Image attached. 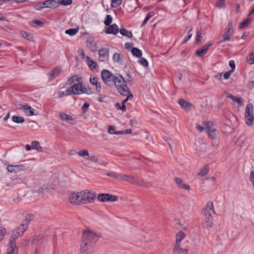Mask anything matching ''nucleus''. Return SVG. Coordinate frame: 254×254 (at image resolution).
I'll list each match as a JSON object with an SVG mask.
<instances>
[{
	"label": "nucleus",
	"mask_w": 254,
	"mask_h": 254,
	"mask_svg": "<svg viewBox=\"0 0 254 254\" xmlns=\"http://www.w3.org/2000/svg\"><path fill=\"white\" fill-rule=\"evenodd\" d=\"M203 214L205 216V221L202 223L203 228L211 227L213 225V219L216 215L213 203L212 201L207 202L202 209Z\"/></svg>",
	"instance_id": "obj_1"
},
{
	"label": "nucleus",
	"mask_w": 254,
	"mask_h": 254,
	"mask_svg": "<svg viewBox=\"0 0 254 254\" xmlns=\"http://www.w3.org/2000/svg\"><path fill=\"white\" fill-rule=\"evenodd\" d=\"M118 91L123 96H127L130 93V90L127 85V81L124 79L122 75L118 74L116 76L114 82Z\"/></svg>",
	"instance_id": "obj_2"
},
{
	"label": "nucleus",
	"mask_w": 254,
	"mask_h": 254,
	"mask_svg": "<svg viewBox=\"0 0 254 254\" xmlns=\"http://www.w3.org/2000/svg\"><path fill=\"white\" fill-rule=\"evenodd\" d=\"M99 236L89 230H85L83 231L82 234V241L87 243H92L95 245V244L98 241Z\"/></svg>",
	"instance_id": "obj_3"
},
{
	"label": "nucleus",
	"mask_w": 254,
	"mask_h": 254,
	"mask_svg": "<svg viewBox=\"0 0 254 254\" xmlns=\"http://www.w3.org/2000/svg\"><path fill=\"white\" fill-rule=\"evenodd\" d=\"M245 118L246 124L252 126L254 123V106L252 103L248 104L246 106Z\"/></svg>",
	"instance_id": "obj_4"
},
{
	"label": "nucleus",
	"mask_w": 254,
	"mask_h": 254,
	"mask_svg": "<svg viewBox=\"0 0 254 254\" xmlns=\"http://www.w3.org/2000/svg\"><path fill=\"white\" fill-rule=\"evenodd\" d=\"M116 76L109 70L104 69L101 72V77L103 82L110 87L113 86Z\"/></svg>",
	"instance_id": "obj_5"
},
{
	"label": "nucleus",
	"mask_w": 254,
	"mask_h": 254,
	"mask_svg": "<svg viewBox=\"0 0 254 254\" xmlns=\"http://www.w3.org/2000/svg\"><path fill=\"white\" fill-rule=\"evenodd\" d=\"M82 204L92 203L96 197V193L92 191L84 190L80 191Z\"/></svg>",
	"instance_id": "obj_6"
},
{
	"label": "nucleus",
	"mask_w": 254,
	"mask_h": 254,
	"mask_svg": "<svg viewBox=\"0 0 254 254\" xmlns=\"http://www.w3.org/2000/svg\"><path fill=\"white\" fill-rule=\"evenodd\" d=\"M94 245L92 243H87L81 240L80 245V252L82 254H89L91 253L93 250Z\"/></svg>",
	"instance_id": "obj_7"
},
{
	"label": "nucleus",
	"mask_w": 254,
	"mask_h": 254,
	"mask_svg": "<svg viewBox=\"0 0 254 254\" xmlns=\"http://www.w3.org/2000/svg\"><path fill=\"white\" fill-rule=\"evenodd\" d=\"M80 191L72 192L69 195V201L71 204L79 205L82 203Z\"/></svg>",
	"instance_id": "obj_8"
},
{
	"label": "nucleus",
	"mask_w": 254,
	"mask_h": 254,
	"mask_svg": "<svg viewBox=\"0 0 254 254\" xmlns=\"http://www.w3.org/2000/svg\"><path fill=\"white\" fill-rule=\"evenodd\" d=\"M26 230L27 228L22 226V224H20L19 226L12 231L10 239H12V241L15 242V240L20 236L22 235Z\"/></svg>",
	"instance_id": "obj_9"
},
{
	"label": "nucleus",
	"mask_w": 254,
	"mask_h": 254,
	"mask_svg": "<svg viewBox=\"0 0 254 254\" xmlns=\"http://www.w3.org/2000/svg\"><path fill=\"white\" fill-rule=\"evenodd\" d=\"M57 5H55V0H47L43 2H41L38 5L36 9L41 10L44 8H55L57 7Z\"/></svg>",
	"instance_id": "obj_10"
},
{
	"label": "nucleus",
	"mask_w": 254,
	"mask_h": 254,
	"mask_svg": "<svg viewBox=\"0 0 254 254\" xmlns=\"http://www.w3.org/2000/svg\"><path fill=\"white\" fill-rule=\"evenodd\" d=\"M73 90V95H80L84 94V87L82 82H77L71 86Z\"/></svg>",
	"instance_id": "obj_11"
},
{
	"label": "nucleus",
	"mask_w": 254,
	"mask_h": 254,
	"mask_svg": "<svg viewBox=\"0 0 254 254\" xmlns=\"http://www.w3.org/2000/svg\"><path fill=\"white\" fill-rule=\"evenodd\" d=\"M25 170L24 165H8L7 167V171L10 173H16Z\"/></svg>",
	"instance_id": "obj_12"
},
{
	"label": "nucleus",
	"mask_w": 254,
	"mask_h": 254,
	"mask_svg": "<svg viewBox=\"0 0 254 254\" xmlns=\"http://www.w3.org/2000/svg\"><path fill=\"white\" fill-rule=\"evenodd\" d=\"M59 118L62 121H65L71 125H75L76 123V121L71 116L64 113H62L59 114Z\"/></svg>",
	"instance_id": "obj_13"
},
{
	"label": "nucleus",
	"mask_w": 254,
	"mask_h": 254,
	"mask_svg": "<svg viewBox=\"0 0 254 254\" xmlns=\"http://www.w3.org/2000/svg\"><path fill=\"white\" fill-rule=\"evenodd\" d=\"M119 31V27L116 24L114 23L108 26V27L106 28L105 32L108 34H112L115 35L118 34Z\"/></svg>",
	"instance_id": "obj_14"
},
{
	"label": "nucleus",
	"mask_w": 254,
	"mask_h": 254,
	"mask_svg": "<svg viewBox=\"0 0 254 254\" xmlns=\"http://www.w3.org/2000/svg\"><path fill=\"white\" fill-rule=\"evenodd\" d=\"M174 181L177 186L180 189H184L187 190H189L190 189V186L185 184L182 179L179 178H175Z\"/></svg>",
	"instance_id": "obj_15"
},
{
	"label": "nucleus",
	"mask_w": 254,
	"mask_h": 254,
	"mask_svg": "<svg viewBox=\"0 0 254 254\" xmlns=\"http://www.w3.org/2000/svg\"><path fill=\"white\" fill-rule=\"evenodd\" d=\"M188 248H181L180 245H175L173 249V254H188Z\"/></svg>",
	"instance_id": "obj_16"
},
{
	"label": "nucleus",
	"mask_w": 254,
	"mask_h": 254,
	"mask_svg": "<svg viewBox=\"0 0 254 254\" xmlns=\"http://www.w3.org/2000/svg\"><path fill=\"white\" fill-rule=\"evenodd\" d=\"M90 82L91 84L96 87V90L98 92H100L101 90V86L100 83L99 82V78L96 77H92L90 78Z\"/></svg>",
	"instance_id": "obj_17"
},
{
	"label": "nucleus",
	"mask_w": 254,
	"mask_h": 254,
	"mask_svg": "<svg viewBox=\"0 0 254 254\" xmlns=\"http://www.w3.org/2000/svg\"><path fill=\"white\" fill-rule=\"evenodd\" d=\"M20 109H22L27 116H32L35 115L34 112V109L31 108V107L28 105H24L22 106L20 108Z\"/></svg>",
	"instance_id": "obj_18"
},
{
	"label": "nucleus",
	"mask_w": 254,
	"mask_h": 254,
	"mask_svg": "<svg viewBox=\"0 0 254 254\" xmlns=\"http://www.w3.org/2000/svg\"><path fill=\"white\" fill-rule=\"evenodd\" d=\"M9 244L10 246L7 249V254H17V248L15 245V242H13L12 239H10Z\"/></svg>",
	"instance_id": "obj_19"
},
{
	"label": "nucleus",
	"mask_w": 254,
	"mask_h": 254,
	"mask_svg": "<svg viewBox=\"0 0 254 254\" xmlns=\"http://www.w3.org/2000/svg\"><path fill=\"white\" fill-rule=\"evenodd\" d=\"M212 45L211 43L203 46L201 49L196 51L195 55L198 57H202L207 52L208 49Z\"/></svg>",
	"instance_id": "obj_20"
},
{
	"label": "nucleus",
	"mask_w": 254,
	"mask_h": 254,
	"mask_svg": "<svg viewBox=\"0 0 254 254\" xmlns=\"http://www.w3.org/2000/svg\"><path fill=\"white\" fill-rule=\"evenodd\" d=\"M227 97L237 103L241 106L244 105V100L241 97H236L230 93L227 94Z\"/></svg>",
	"instance_id": "obj_21"
},
{
	"label": "nucleus",
	"mask_w": 254,
	"mask_h": 254,
	"mask_svg": "<svg viewBox=\"0 0 254 254\" xmlns=\"http://www.w3.org/2000/svg\"><path fill=\"white\" fill-rule=\"evenodd\" d=\"M75 82H82V78L80 76H79L78 75H74V76L69 77L67 80V83L68 84H74Z\"/></svg>",
	"instance_id": "obj_22"
},
{
	"label": "nucleus",
	"mask_w": 254,
	"mask_h": 254,
	"mask_svg": "<svg viewBox=\"0 0 254 254\" xmlns=\"http://www.w3.org/2000/svg\"><path fill=\"white\" fill-rule=\"evenodd\" d=\"M133 176L127 175L126 174H120L119 180L120 181H127L129 183H131L133 180Z\"/></svg>",
	"instance_id": "obj_23"
},
{
	"label": "nucleus",
	"mask_w": 254,
	"mask_h": 254,
	"mask_svg": "<svg viewBox=\"0 0 254 254\" xmlns=\"http://www.w3.org/2000/svg\"><path fill=\"white\" fill-rule=\"evenodd\" d=\"M178 103L182 107L186 110H190L191 106V104L190 103L182 99H180L179 100Z\"/></svg>",
	"instance_id": "obj_24"
},
{
	"label": "nucleus",
	"mask_w": 254,
	"mask_h": 254,
	"mask_svg": "<svg viewBox=\"0 0 254 254\" xmlns=\"http://www.w3.org/2000/svg\"><path fill=\"white\" fill-rule=\"evenodd\" d=\"M33 219V215L32 214H28L26 215L25 219L21 222L22 226H24L27 229L29 222Z\"/></svg>",
	"instance_id": "obj_25"
},
{
	"label": "nucleus",
	"mask_w": 254,
	"mask_h": 254,
	"mask_svg": "<svg viewBox=\"0 0 254 254\" xmlns=\"http://www.w3.org/2000/svg\"><path fill=\"white\" fill-rule=\"evenodd\" d=\"M185 237V233L183 231H179L176 234L175 245H180L181 241L184 239Z\"/></svg>",
	"instance_id": "obj_26"
},
{
	"label": "nucleus",
	"mask_w": 254,
	"mask_h": 254,
	"mask_svg": "<svg viewBox=\"0 0 254 254\" xmlns=\"http://www.w3.org/2000/svg\"><path fill=\"white\" fill-rule=\"evenodd\" d=\"M60 72V69L58 67H56L48 73V75L50 79H52L57 76Z\"/></svg>",
	"instance_id": "obj_27"
},
{
	"label": "nucleus",
	"mask_w": 254,
	"mask_h": 254,
	"mask_svg": "<svg viewBox=\"0 0 254 254\" xmlns=\"http://www.w3.org/2000/svg\"><path fill=\"white\" fill-rule=\"evenodd\" d=\"M109 54V49L108 48H102L99 50V55L101 58H107Z\"/></svg>",
	"instance_id": "obj_28"
},
{
	"label": "nucleus",
	"mask_w": 254,
	"mask_h": 254,
	"mask_svg": "<svg viewBox=\"0 0 254 254\" xmlns=\"http://www.w3.org/2000/svg\"><path fill=\"white\" fill-rule=\"evenodd\" d=\"M43 238L44 237L43 235L36 236L33 238L31 242V244L34 245H36L37 246L41 244V241L43 239Z\"/></svg>",
	"instance_id": "obj_29"
},
{
	"label": "nucleus",
	"mask_w": 254,
	"mask_h": 254,
	"mask_svg": "<svg viewBox=\"0 0 254 254\" xmlns=\"http://www.w3.org/2000/svg\"><path fill=\"white\" fill-rule=\"evenodd\" d=\"M86 60L87 63L88 65L90 67L91 70H94L96 67L97 64L95 62H94L93 60L90 59L88 56L86 57Z\"/></svg>",
	"instance_id": "obj_30"
},
{
	"label": "nucleus",
	"mask_w": 254,
	"mask_h": 254,
	"mask_svg": "<svg viewBox=\"0 0 254 254\" xmlns=\"http://www.w3.org/2000/svg\"><path fill=\"white\" fill-rule=\"evenodd\" d=\"M55 5L57 4L63 5H70L72 2V0H55Z\"/></svg>",
	"instance_id": "obj_31"
},
{
	"label": "nucleus",
	"mask_w": 254,
	"mask_h": 254,
	"mask_svg": "<svg viewBox=\"0 0 254 254\" xmlns=\"http://www.w3.org/2000/svg\"><path fill=\"white\" fill-rule=\"evenodd\" d=\"M120 33L125 37H126L128 38H131L132 37V34L131 31H128L125 28H122L120 30Z\"/></svg>",
	"instance_id": "obj_32"
},
{
	"label": "nucleus",
	"mask_w": 254,
	"mask_h": 254,
	"mask_svg": "<svg viewBox=\"0 0 254 254\" xmlns=\"http://www.w3.org/2000/svg\"><path fill=\"white\" fill-rule=\"evenodd\" d=\"M32 149H35L39 152L43 151V148L40 145L38 141H33L31 143Z\"/></svg>",
	"instance_id": "obj_33"
},
{
	"label": "nucleus",
	"mask_w": 254,
	"mask_h": 254,
	"mask_svg": "<svg viewBox=\"0 0 254 254\" xmlns=\"http://www.w3.org/2000/svg\"><path fill=\"white\" fill-rule=\"evenodd\" d=\"M203 125L205 127V130L207 132L210 130H212L213 129H215L214 127L213 123H212L211 122H204L203 123Z\"/></svg>",
	"instance_id": "obj_34"
},
{
	"label": "nucleus",
	"mask_w": 254,
	"mask_h": 254,
	"mask_svg": "<svg viewBox=\"0 0 254 254\" xmlns=\"http://www.w3.org/2000/svg\"><path fill=\"white\" fill-rule=\"evenodd\" d=\"M109 193H100L97 196V199L101 202L108 201Z\"/></svg>",
	"instance_id": "obj_35"
},
{
	"label": "nucleus",
	"mask_w": 254,
	"mask_h": 254,
	"mask_svg": "<svg viewBox=\"0 0 254 254\" xmlns=\"http://www.w3.org/2000/svg\"><path fill=\"white\" fill-rule=\"evenodd\" d=\"M132 54L137 58H141L142 55V51L137 48H133L131 50Z\"/></svg>",
	"instance_id": "obj_36"
},
{
	"label": "nucleus",
	"mask_w": 254,
	"mask_h": 254,
	"mask_svg": "<svg viewBox=\"0 0 254 254\" xmlns=\"http://www.w3.org/2000/svg\"><path fill=\"white\" fill-rule=\"evenodd\" d=\"M13 122L17 124H22L24 122V118L21 116H13L11 118Z\"/></svg>",
	"instance_id": "obj_37"
},
{
	"label": "nucleus",
	"mask_w": 254,
	"mask_h": 254,
	"mask_svg": "<svg viewBox=\"0 0 254 254\" xmlns=\"http://www.w3.org/2000/svg\"><path fill=\"white\" fill-rule=\"evenodd\" d=\"M108 131L109 133H110L111 134L119 135V134H122V133H123L122 132H120V131H115V127L113 126H110L108 127Z\"/></svg>",
	"instance_id": "obj_38"
},
{
	"label": "nucleus",
	"mask_w": 254,
	"mask_h": 254,
	"mask_svg": "<svg viewBox=\"0 0 254 254\" xmlns=\"http://www.w3.org/2000/svg\"><path fill=\"white\" fill-rule=\"evenodd\" d=\"M225 33L230 34V35H233V22L232 21H230L226 28Z\"/></svg>",
	"instance_id": "obj_39"
},
{
	"label": "nucleus",
	"mask_w": 254,
	"mask_h": 254,
	"mask_svg": "<svg viewBox=\"0 0 254 254\" xmlns=\"http://www.w3.org/2000/svg\"><path fill=\"white\" fill-rule=\"evenodd\" d=\"M251 21H252L251 18H247L246 19H245L244 21H243L240 24L239 28L242 29V28L247 26L248 25H249L250 24Z\"/></svg>",
	"instance_id": "obj_40"
},
{
	"label": "nucleus",
	"mask_w": 254,
	"mask_h": 254,
	"mask_svg": "<svg viewBox=\"0 0 254 254\" xmlns=\"http://www.w3.org/2000/svg\"><path fill=\"white\" fill-rule=\"evenodd\" d=\"M87 160L92 162L96 163L98 161L99 157L97 155L94 154H89Z\"/></svg>",
	"instance_id": "obj_41"
},
{
	"label": "nucleus",
	"mask_w": 254,
	"mask_h": 254,
	"mask_svg": "<svg viewBox=\"0 0 254 254\" xmlns=\"http://www.w3.org/2000/svg\"><path fill=\"white\" fill-rule=\"evenodd\" d=\"M79 29L77 28H72V29H69L65 31V33L66 34H68L71 36L75 35L78 32Z\"/></svg>",
	"instance_id": "obj_42"
},
{
	"label": "nucleus",
	"mask_w": 254,
	"mask_h": 254,
	"mask_svg": "<svg viewBox=\"0 0 254 254\" xmlns=\"http://www.w3.org/2000/svg\"><path fill=\"white\" fill-rule=\"evenodd\" d=\"M203 35L204 33L202 30H199L197 32V36L196 39V42L197 44H199L201 42L203 38L202 35Z\"/></svg>",
	"instance_id": "obj_43"
},
{
	"label": "nucleus",
	"mask_w": 254,
	"mask_h": 254,
	"mask_svg": "<svg viewBox=\"0 0 254 254\" xmlns=\"http://www.w3.org/2000/svg\"><path fill=\"white\" fill-rule=\"evenodd\" d=\"M20 34L22 35L23 37L24 38L28 40L29 41H32L33 40V37L32 36L29 34V33H27L25 31H22L20 32Z\"/></svg>",
	"instance_id": "obj_44"
},
{
	"label": "nucleus",
	"mask_w": 254,
	"mask_h": 254,
	"mask_svg": "<svg viewBox=\"0 0 254 254\" xmlns=\"http://www.w3.org/2000/svg\"><path fill=\"white\" fill-rule=\"evenodd\" d=\"M143 183L144 181L142 179L136 177H133V180L132 184L142 186Z\"/></svg>",
	"instance_id": "obj_45"
},
{
	"label": "nucleus",
	"mask_w": 254,
	"mask_h": 254,
	"mask_svg": "<svg viewBox=\"0 0 254 254\" xmlns=\"http://www.w3.org/2000/svg\"><path fill=\"white\" fill-rule=\"evenodd\" d=\"M231 36L232 35H230V34L224 33V34L223 35V40L218 42L217 44H219L222 42L230 40Z\"/></svg>",
	"instance_id": "obj_46"
},
{
	"label": "nucleus",
	"mask_w": 254,
	"mask_h": 254,
	"mask_svg": "<svg viewBox=\"0 0 254 254\" xmlns=\"http://www.w3.org/2000/svg\"><path fill=\"white\" fill-rule=\"evenodd\" d=\"M77 154L80 157H85L86 156H88L89 153L87 149H83L77 152Z\"/></svg>",
	"instance_id": "obj_47"
},
{
	"label": "nucleus",
	"mask_w": 254,
	"mask_h": 254,
	"mask_svg": "<svg viewBox=\"0 0 254 254\" xmlns=\"http://www.w3.org/2000/svg\"><path fill=\"white\" fill-rule=\"evenodd\" d=\"M247 61L250 64H254V52L250 53L247 58Z\"/></svg>",
	"instance_id": "obj_48"
},
{
	"label": "nucleus",
	"mask_w": 254,
	"mask_h": 254,
	"mask_svg": "<svg viewBox=\"0 0 254 254\" xmlns=\"http://www.w3.org/2000/svg\"><path fill=\"white\" fill-rule=\"evenodd\" d=\"M54 188L53 187V185H51L50 187H47L46 186H43L42 187H41L40 188H39V189L38 190H37V191L39 193L44 192V191L47 190H49L50 189H54Z\"/></svg>",
	"instance_id": "obj_49"
},
{
	"label": "nucleus",
	"mask_w": 254,
	"mask_h": 254,
	"mask_svg": "<svg viewBox=\"0 0 254 254\" xmlns=\"http://www.w3.org/2000/svg\"><path fill=\"white\" fill-rule=\"evenodd\" d=\"M113 59L114 62L119 63L122 61V56L120 54L115 53L113 56Z\"/></svg>",
	"instance_id": "obj_50"
},
{
	"label": "nucleus",
	"mask_w": 254,
	"mask_h": 254,
	"mask_svg": "<svg viewBox=\"0 0 254 254\" xmlns=\"http://www.w3.org/2000/svg\"><path fill=\"white\" fill-rule=\"evenodd\" d=\"M123 0H111L112 7H118L121 4Z\"/></svg>",
	"instance_id": "obj_51"
},
{
	"label": "nucleus",
	"mask_w": 254,
	"mask_h": 254,
	"mask_svg": "<svg viewBox=\"0 0 254 254\" xmlns=\"http://www.w3.org/2000/svg\"><path fill=\"white\" fill-rule=\"evenodd\" d=\"M120 174L114 172H110L107 173V175L110 177L119 180Z\"/></svg>",
	"instance_id": "obj_52"
},
{
	"label": "nucleus",
	"mask_w": 254,
	"mask_h": 254,
	"mask_svg": "<svg viewBox=\"0 0 254 254\" xmlns=\"http://www.w3.org/2000/svg\"><path fill=\"white\" fill-rule=\"evenodd\" d=\"M113 18L110 15H107L104 21V24L106 26H108L112 23Z\"/></svg>",
	"instance_id": "obj_53"
},
{
	"label": "nucleus",
	"mask_w": 254,
	"mask_h": 254,
	"mask_svg": "<svg viewBox=\"0 0 254 254\" xmlns=\"http://www.w3.org/2000/svg\"><path fill=\"white\" fill-rule=\"evenodd\" d=\"M208 168L207 167H204L198 173V175L201 177L204 176L208 173Z\"/></svg>",
	"instance_id": "obj_54"
},
{
	"label": "nucleus",
	"mask_w": 254,
	"mask_h": 254,
	"mask_svg": "<svg viewBox=\"0 0 254 254\" xmlns=\"http://www.w3.org/2000/svg\"><path fill=\"white\" fill-rule=\"evenodd\" d=\"M216 129H213L212 130H210L209 131L207 132V134L209 137H210L212 139H215L216 137L215 132H216Z\"/></svg>",
	"instance_id": "obj_55"
},
{
	"label": "nucleus",
	"mask_w": 254,
	"mask_h": 254,
	"mask_svg": "<svg viewBox=\"0 0 254 254\" xmlns=\"http://www.w3.org/2000/svg\"><path fill=\"white\" fill-rule=\"evenodd\" d=\"M225 0H217L216 6L218 8H223L225 7Z\"/></svg>",
	"instance_id": "obj_56"
},
{
	"label": "nucleus",
	"mask_w": 254,
	"mask_h": 254,
	"mask_svg": "<svg viewBox=\"0 0 254 254\" xmlns=\"http://www.w3.org/2000/svg\"><path fill=\"white\" fill-rule=\"evenodd\" d=\"M191 31V29L188 32V36H186L184 39V41L182 42V44L186 43L192 37V34L190 33Z\"/></svg>",
	"instance_id": "obj_57"
},
{
	"label": "nucleus",
	"mask_w": 254,
	"mask_h": 254,
	"mask_svg": "<svg viewBox=\"0 0 254 254\" xmlns=\"http://www.w3.org/2000/svg\"><path fill=\"white\" fill-rule=\"evenodd\" d=\"M116 107H117V108L118 109H120L122 111H123V112H125L126 111V107L125 105H124V104L121 105V104L117 103L116 104Z\"/></svg>",
	"instance_id": "obj_58"
},
{
	"label": "nucleus",
	"mask_w": 254,
	"mask_h": 254,
	"mask_svg": "<svg viewBox=\"0 0 254 254\" xmlns=\"http://www.w3.org/2000/svg\"><path fill=\"white\" fill-rule=\"evenodd\" d=\"M108 201H116L118 200V197L115 195H112L109 193V197H108Z\"/></svg>",
	"instance_id": "obj_59"
},
{
	"label": "nucleus",
	"mask_w": 254,
	"mask_h": 254,
	"mask_svg": "<svg viewBox=\"0 0 254 254\" xmlns=\"http://www.w3.org/2000/svg\"><path fill=\"white\" fill-rule=\"evenodd\" d=\"M6 233V230L4 228H0V241H1Z\"/></svg>",
	"instance_id": "obj_60"
},
{
	"label": "nucleus",
	"mask_w": 254,
	"mask_h": 254,
	"mask_svg": "<svg viewBox=\"0 0 254 254\" xmlns=\"http://www.w3.org/2000/svg\"><path fill=\"white\" fill-rule=\"evenodd\" d=\"M138 62L142 65L144 66H146L148 65V62L147 61L143 58H141L140 59H139L138 60Z\"/></svg>",
	"instance_id": "obj_61"
},
{
	"label": "nucleus",
	"mask_w": 254,
	"mask_h": 254,
	"mask_svg": "<svg viewBox=\"0 0 254 254\" xmlns=\"http://www.w3.org/2000/svg\"><path fill=\"white\" fill-rule=\"evenodd\" d=\"M229 65L231 67V69L230 70V71L234 72L235 69V62L233 60H231L229 62Z\"/></svg>",
	"instance_id": "obj_62"
},
{
	"label": "nucleus",
	"mask_w": 254,
	"mask_h": 254,
	"mask_svg": "<svg viewBox=\"0 0 254 254\" xmlns=\"http://www.w3.org/2000/svg\"><path fill=\"white\" fill-rule=\"evenodd\" d=\"M64 93L65 96L73 95V92L72 89L71 88V87H70L68 89H66L65 90V91L64 92Z\"/></svg>",
	"instance_id": "obj_63"
},
{
	"label": "nucleus",
	"mask_w": 254,
	"mask_h": 254,
	"mask_svg": "<svg viewBox=\"0 0 254 254\" xmlns=\"http://www.w3.org/2000/svg\"><path fill=\"white\" fill-rule=\"evenodd\" d=\"M250 179L251 181L252 182L253 187L254 189V170L251 171L250 176Z\"/></svg>",
	"instance_id": "obj_64"
}]
</instances>
